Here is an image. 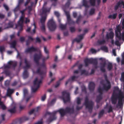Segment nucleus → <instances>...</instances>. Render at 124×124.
I'll return each mask as SVG.
<instances>
[{
  "label": "nucleus",
  "mask_w": 124,
  "mask_h": 124,
  "mask_svg": "<svg viewBox=\"0 0 124 124\" xmlns=\"http://www.w3.org/2000/svg\"><path fill=\"white\" fill-rule=\"evenodd\" d=\"M84 35V34H83L78 35V39L76 38L73 39L72 42V44H73L75 41L78 43L83 38Z\"/></svg>",
  "instance_id": "15"
},
{
  "label": "nucleus",
  "mask_w": 124,
  "mask_h": 124,
  "mask_svg": "<svg viewBox=\"0 0 124 124\" xmlns=\"http://www.w3.org/2000/svg\"><path fill=\"white\" fill-rule=\"evenodd\" d=\"M106 64L105 62L103 63L101 65L100 67V70L101 71L103 72H105L106 70L104 68L105 67Z\"/></svg>",
  "instance_id": "29"
},
{
  "label": "nucleus",
  "mask_w": 124,
  "mask_h": 124,
  "mask_svg": "<svg viewBox=\"0 0 124 124\" xmlns=\"http://www.w3.org/2000/svg\"><path fill=\"white\" fill-rule=\"evenodd\" d=\"M120 80L122 82H124V72H123L121 74Z\"/></svg>",
  "instance_id": "51"
},
{
  "label": "nucleus",
  "mask_w": 124,
  "mask_h": 124,
  "mask_svg": "<svg viewBox=\"0 0 124 124\" xmlns=\"http://www.w3.org/2000/svg\"><path fill=\"white\" fill-rule=\"evenodd\" d=\"M47 26L49 30L51 31H54L57 27L55 23L53 18L49 20L47 23Z\"/></svg>",
  "instance_id": "5"
},
{
  "label": "nucleus",
  "mask_w": 124,
  "mask_h": 124,
  "mask_svg": "<svg viewBox=\"0 0 124 124\" xmlns=\"http://www.w3.org/2000/svg\"><path fill=\"white\" fill-rule=\"evenodd\" d=\"M0 106H1V108L3 110L6 109V107L5 105L3 104V102L2 103L1 105H0Z\"/></svg>",
  "instance_id": "55"
},
{
  "label": "nucleus",
  "mask_w": 124,
  "mask_h": 124,
  "mask_svg": "<svg viewBox=\"0 0 124 124\" xmlns=\"http://www.w3.org/2000/svg\"><path fill=\"white\" fill-rule=\"evenodd\" d=\"M8 64L7 65H4V67L5 69H10L11 68L10 65L8 63Z\"/></svg>",
  "instance_id": "52"
},
{
  "label": "nucleus",
  "mask_w": 124,
  "mask_h": 124,
  "mask_svg": "<svg viewBox=\"0 0 124 124\" xmlns=\"http://www.w3.org/2000/svg\"><path fill=\"white\" fill-rule=\"evenodd\" d=\"M55 100L54 99H53L50 103H48V105H53L55 102Z\"/></svg>",
  "instance_id": "53"
},
{
  "label": "nucleus",
  "mask_w": 124,
  "mask_h": 124,
  "mask_svg": "<svg viewBox=\"0 0 124 124\" xmlns=\"http://www.w3.org/2000/svg\"><path fill=\"white\" fill-rule=\"evenodd\" d=\"M96 0H90V3L92 6H94L95 4Z\"/></svg>",
  "instance_id": "43"
},
{
  "label": "nucleus",
  "mask_w": 124,
  "mask_h": 124,
  "mask_svg": "<svg viewBox=\"0 0 124 124\" xmlns=\"http://www.w3.org/2000/svg\"><path fill=\"white\" fill-rule=\"evenodd\" d=\"M20 27V29L18 31H20V32L22 31L23 30V24H17L16 25V28H17L18 27Z\"/></svg>",
  "instance_id": "35"
},
{
  "label": "nucleus",
  "mask_w": 124,
  "mask_h": 124,
  "mask_svg": "<svg viewBox=\"0 0 124 124\" xmlns=\"http://www.w3.org/2000/svg\"><path fill=\"white\" fill-rule=\"evenodd\" d=\"M70 4V1L69 0L68 1L65 5V7L66 8H68Z\"/></svg>",
  "instance_id": "50"
},
{
  "label": "nucleus",
  "mask_w": 124,
  "mask_h": 124,
  "mask_svg": "<svg viewBox=\"0 0 124 124\" xmlns=\"http://www.w3.org/2000/svg\"><path fill=\"white\" fill-rule=\"evenodd\" d=\"M3 73L6 75L9 76L10 75L9 71L8 70H5L4 71Z\"/></svg>",
  "instance_id": "54"
},
{
  "label": "nucleus",
  "mask_w": 124,
  "mask_h": 124,
  "mask_svg": "<svg viewBox=\"0 0 124 124\" xmlns=\"http://www.w3.org/2000/svg\"><path fill=\"white\" fill-rule=\"evenodd\" d=\"M57 112H59L61 116L62 117L67 113L73 114L74 113V109L73 107L70 108L67 107L65 109L61 108L58 110Z\"/></svg>",
  "instance_id": "2"
},
{
  "label": "nucleus",
  "mask_w": 124,
  "mask_h": 124,
  "mask_svg": "<svg viewBox=\"0 0 124 124\" xmlns=\"http://www.w3.org/2000/svg\"><path fill=\"white\" fill-rule=\"evenodd\" d=\"M81 100L79 97L77 98V103L78 105H79L81 104Z\"/></svg>",
  "instance_id": "60"
},
{
  "label": "nucleus",
  "mask_w": 124,
  "mask_h": 124,
  "mask_svg": "<svg viewBox=\"0 0 124 124\" xmlns=\"http://www.w3.org/2000/svg\"><path fill=\"white\" fill-rule=\"evenodd\" d=\"M84 62L85 67L88 66L89 64H93L94 65V67L95 69H97L98 68L97 65L98 61L96 59L86 58L85 59Z\"/></svg>",
  "instance_id": "4"
},
{
  "label": "nucleus",
  "mask_w": 124,
  "mask_h": 124,
  "mask_svg": "<svg viewBox=\"0 0 124 124\" xmlns=\"http://www.w3.org/2000/svg\"><path fill=\"white\" fill-rule=\"evenodd\" d=\"M11 106V108L9 109L8 110V111L11 114L14 113H16V106L14 105L12 107Z\"/></svg>",
  "instance_id": "19"
},
{
  "label": "nucleus",
  "mask_w": 124,
  "mask_h": 124,
  "mask_svg": "<svg viewBox=\"0 0 124 124\" xmlns=\"http://www.w3.org/2000/svg\"><path fill=\"white\" fill-rule=\"evenodd\" d=\"M88 73L85 70H82L81 71V75L84 74L85 75H88Z\"/></svg>",
  "instance_id": "49"
},
{
  "label": "nucleus",
  "mask_w": 124,
  "mask_h": 124,
  "mask_svg": "<svg viewBox=\"0 0 124 124\" xmlns=\"http://www.w3.org/2000/svg\"><path fill=\"white\" fill-rule=\"evenodd\" d=\"M118 99L117 104L116 107L118 108L119 106L120 108L123 105L124 102V93L120 91L119 93H117L114 92L112 93L111 98L112 103L113 104H115Z\"/></svg>",
  "instance_id": "1"
},
{
  "label": "nucleus",
  "mask_w": 124,
  "mask_h": 124,
  "mask_svg": "<svg viewBox=\"0 0 124 124\" xmlns=\"http://www.w3.org/2000/svg\"><path fill=\"white\" fill-rule=\"evenodd\" d=\"M117 16L116 13L113 14L112 15H109L108 16V18L109 19H115Z\"/></svg>",
  "instance_id": "32"
},
{
  "label": "nucleus",
  "mask_w": 124,
  "mask_h": 124,
  "mask_svg": "<svg viewBox=\"0 0 124 124\" xmlns=\"http://www.w3.org/2000/svg\"><path fill=\"white\" fill-rule=\"evenodd\" d=\"M36 42L38 43H40L41 41L40 39L38 37H37L36 38Z\"/></svg>",
  "instance_id": "58"
},
{
  "label": "nucleus",
  "mask_w": 124,
  "mask_h": 124,
  "mask_svg": "<svg viewBox=\"0 0 124 124\" xmlns=\"http://www.w3.org/2000/svg\"><path fill=\"white\" fill-rule=\"evenodd\" d=\"M102 87L101 88L99 87L98 88H100L101 91L103 92V91H108L111 88V85L110 83H106L102 84Z\"/></svg>",
  "instance_id": "10"
},
{
  "label": "nucleus",
  "mask_w": 124,
  "mask_h": 124,
  "mask_svg": "<svg viewBox=\"0 0 124 124\" xmlns=\"http://www.w3.org/2000/svg\"><path fill=\"white\" fill-rule=\"evenodd\" d=\"M105 42V41L104 39L102 40H99L97 41V43L100 45L104 44Z\"/></svg>",
  "instance_id": "45"
},
{
  "label": "nucleus",
  "mask_w": 124,
  "mask_h": 124,
  "mask_svg": "<svg viewBox=\"0 0 124 124\" xmlns=\"http://www.w3.org/2000/svg\"><path fill=\"white\" fill-rule=\"evenodd\" d=\"M95 9L94 8H91L89 14L92 15L94 14L95 13Z\"/></svg>",
  "instance_id": "44"
},
{
  "label": "nucleus",
  "mask_w": 124,
  "mask_h": 124,
  "mask_svg": "<svg viewBox=\"0 0 124 124\" xmlns=\"http://www.w3.org/2000/svg\"><path fill=\"white\" fill-rule=\"evenodd\" d=\"M64 78V77H63L62 78L60 79L59 81L56 82V84L55 86V88H57L59 86L61 83V81L63 80Z\"/></svg>",
  "instance_id": "31"
},
{
  "label": "nucleus",
  "mask_w": 124,
  "mask_h": 124,
  "mask_svg": "<svg viewBox=\"0 0 124 124\" xmlns=\"http://www.w3.org/2000/svg\"><path fill=\"white\" fill-rule=\"evenodd\" d=\"M121 27L118 25L116 27V29L115 31L116 37L119 40H120L122 38H124V31L123 32L122 35L121 33Z\"/></svg>",
  "instance_id": "6"
},
{
  "label": "nucleus",
  "mask_w": 124,
  "mask_h": 124,
  "mask_svg": "<svg viewBox=\"0 0 124 124\" xmlns=\"http://www.w3.org/2000/svg\"><path fill=\"white\" fill-rule=\"evenodd\" d=\"M24 62L25 64V66L24 67V68L25 69H26V68H29L30 67V64L27 61L26 58L24 59Z\"/></svg>",
  "instance_id": "26"
},
{
  "label": "nucleus",
  "mask_w": 124,
  "mask_h": 124,
  "mask_svg": "<svg viewBox=\"0 0 124 124\" xmlns=\"http://www.w3.org/2000/svg\"><path fill=\"white\" fill-rule=\"evenodd\" d=\"M57 111H54L52 113L47 112L46 113V115H49L50 116L46 120V122L49 123H50L53 121L55 120L57 117L55 116V114Z\"/></svg>",
  "instance_id": "8"
},
{
  "label": "nucleus",
  "mask_w": 124,
  "mask_h": 124,
  "mask_svg": "<svg viewBox=\"0 0 124 124\" xmlns=\"http://www.w3.org/2000/svg\"><path fill=\"white\" fill-rule=\"evenodd\" d=\"M84 104L86 108L88 109L89 112L91 113L93 108V103L92 101L89 100L88 97L87 96L85 98Z\"/></svg>",
  "instance_id": "3"
},
{
  "label": "nucleus",
  "mask_w": 124,
  "mask_h": 124,
  "mask_svg": "<svg viewBox=\"0 0 124 124\" xmlns=\"http://www.w3.org/2000/svg\"><path fill=\"white\" fill-rule=\"evenodd\" d=\"M67 26V24H62L60 23L59 25V27L61 30H64L66 29Z\"/></svg>",
  "instance_id": "28"
},
{
  "label": "nucleus",
  "mask_w": 124,
  "mask_h": 124,
  "mask_svg": "<svg viewBox=\"0 0 124 124\" xmlns=\"http://www.w3.org/2000/svg\"><path fill=\"white\" fill-rule=\"evenodd\" d=\"M38 49L37 48H35L33 46H31L30 47L26 49L25 50V53H31L32 52L37 51Z\"/></svg>",
  "instance_id": "16"
},
{
  "label": "nucleus",
  "mask_w": 124,
  "mask_h": 124,
  "mask_svg": "<svg viewBox=\"0 0 124 124\" xmlns=\"http://www.w3.org/2000/svg\"><path fill=\"white\" fill-rule=\"evenodd\" d=\"M113 111L112 108L111 106L110 105L109 107L108 110V113H109Z\"/></svg>",
  "instance_id": "56"
},
{
  "label": "nucleus",
  "mask_w": 124,
  "mask_h": 124,
  "mask_svg": "<svg viewBox=\"0 0 124 124\" xmlns=\"http://www.w3.org/2000/svg\"><path fill=\"white\" fill-rule=\"evenodd\" d=\"M82 17L80 15L78 17L76 23L78 24H79L80 22Z\"/></svg>",
  "instance_id": "37"
},
{
  "label": "nucleus",
  "mask_w": 124,
  "mask_h": 124,
  "mask_svg": "<svg viewBox=\"0 0 124 124\" xmlns=\"http://www.w3.org/2000/svg\"><path fill=\"white\" fill-rule=\"evenodd\" d=\"M114 36V33L112 32H110L109 33H107L106 35V38L107 39H113Z\"/></svg>",
  "instance_id": "20"
},
{
  "label": "nucleus",
  "mask_w": 124,
  "mask_h": 124,
  "mask_svg": "<svg viewBox=\"0 0 124 124\" xmlns=\"http://www.w3.org/2000/svg\"><path fill=\"white\" fill-rule=\"evenodd\" d=\"M8 63L10 65L11 67L12 66L14 70L15 69V68L17 65V63L16 62H13L12 61H9L8 62Z\"/></svg>",
  "instance_id": "22"
},
{
  "label": "nucleus",
  "mask_w": 124,
  "mask_h": 124,
  "mask_svg": "<svg viewBox=\"0 0 124 124\" xmlns=\"http://www.w3.org/2000/svg\"><path fill=\"white\" fill-rule=\"evenodd\" d=\"M95 84L94 82H91L89 83L88 88L91 92L93 91L95 88Z\"/></svg>",
  "instance_id": "18"
},
{
  "label": "nucleus",
  "mask_w": 124,
  "mask_h": 124,
  "mask_svg": "<svg viewBox=\"0 0 124 124\" xmlns=\"http://www.w3.org/2000/svg\"><path fill=\"white\" fill-rule=\"evenodd\" d=\"M16 43V40L13 41L10 44V47L12 48H15Z\"/></svg>",
  "instance_id": "34"
},
{
  "label": "nucleus",
  "mask_w": 124,
  "mask_h": 124,
  "mask_svg": "<svg viewBox=\"0 0 124 124\" xmlns=\"http://www.w3.org/2000/svg\"><path fill=\"white\" fill-rule=\"evenodd\" d=\"M42 82V79L39 81L38 80V78H36L34 81V86L31 88L32 92L35 93L39 87L40 84Z\"/></svg>",
  "instance_id": "7"
},
{
  "label": "nucleus",
  "mask_w": 124,
  "mask_h": 124,
  "mask_svg": "<svg viewBox=\"0 0 124 124\" xmlns=\"http://www.w3.org/2000/svg\"><path fill=\"white\" fill-rule=\"evenodd\" d=\"M70 30L71 33H73L75 32L76 29L74 27H70L69 28Z\"/></svg>",
  "instance_id": "48"
},
{
  "label": "nucleus",
  "mask_w": 124,
  "mask_h": 124,
  "mask_svg": "<svg viewBox=\"0 0 124 124\" xmlns=\"http://www.w3.org/2000/svg\"><path fill=\"white\" fill-rule=\"evenodd\" d=\"M63 10L67 17V23L69 25L74 24L75 22L71 19L69 12L66 11L65 9Z\"/></svg>",
  "instance_id": "12"
},
{
  "label": "nucleus",
  "mask_w": 124,
  "mask_h": 124,
  "mask_svg": "<svg viewBox=\"0 0 124 124\" xmlns=\"http://www.w3.org/2000/svg\"><path fill=\"white\" fill-rule=\"evenodd\" d=\"M46 98V94H45L44 95L42 96L41 100L42 101H44Z\"/></svg>",
  "instance_id": "59"
},
{
  "label": "nucleus",
  "mask_w": 124,
  "mask_h": 124,
  "mask_svg": "<svg viewBox=\"0 0 124 124\" xmlns=\"http://www.w3.org/2000/svg\"><path fill=\"white\" fill-rule=\"evenodd\" d=\"M39 54H35L34 56V61L36 63L37 66H39V61L42 56V54L40 50L39 51Z\"/></svg>",
  "instance_id": "11"
},
{
  "label": "nucleus",
  "mask_w": 124,
  "mask_h": 124,
  "mask_svg": "<svg viewBox=\"0 0 124 124\" xmlns=\"http://www.w3.org/2000/svg\"><path fill=\"white\" fill-rule=\"evenodd\" d=\"M29 119V118L27 117L24 116L19 118L18 121L20 123H21L25 121L28 120Z\"/></svg>",
  "instance_id": "21"
},
{
  "label": "nucleus",
  "mask_w": 124,
  "mask_h": 124,
  "mask_svg": "<svg viewBox=\"0 0 124 124\" xmlns=\"http://www.w3.org/2000/svg\"><path fill=\"white\" fill-rule=\"evenodd\" d=\"M3 6L7 11H8L9 9L8 6L6 4H4L3 5Z\"/></svg>",
  "instance_id": "57"
},
{
  "label": "nucleus",
  "mask_w": 124,
  "mask_h": 124,
  "mask_svg": "<svg viewBox=\"0 0 124 124\" xmlns=\"http://www.w3.org/2000/svg\"><path fill=\"white\" fill-rule=\"evenodd\" d=\"M9 81L8 80L6 81L5 83V86H8L9 85Z\"/></svg>",
  "instance_id": "61"
},
{
  "label": "nucleus",
  "mask_w": 124,
  "mask_h": 124,
  "mask_svg": "<svg viewBox=\"0 0 124 124\" xmlns=\"http://www.w3.org/2000/svg\"><path fill=\"white\" fill-rule=\"evenodd\" d=\"M24 1V0H19L18 5V6H20V5L23 3Z\"/></svg>",
  "instance_id": "63"
},
{
  "label": "nucleus",
  "mask_w": 124,
  "mask_h": 124,
  "mask_svg": "<svg viewBox=\"0 0 124 124\" xmlns=\"http://www.w3.org/2000/svg\"><path fill=\"white\" fill-rule=\"evenodd\" d=\"M44 50L45 53L46 54H48V51L46 47L44 46Z\"/></svg>",
  "instance_id": "64"
},
{
  "label": "nucleus",
  "mask_w": 124,
  "mask_h": 124,
  "mask_svg": "<svg viewBox=\"0 0 124 124\" xmlns=\"http://www.w3.org/2000/svg\"><path fill=\"white\" fill-rule=\"evenodd\" d=\"M40 28L41 31L43 32H45L46 29L44 24H41V25L40 26Z\"/></svg>",
  "instance_id": "42"
},
{
  "label": "nucleus",
  "mask_w": 124,
  "mask_h": 124,
  "mask_svg": "<svg viewBox=\"0 0 124 124\" xmlns=\"http://www.w3.org/2000/svg\"><path fill=\"white\" fill-rule=\"evenodd\" d=\"M88 2L86 0H83V5L86 8H88L89 6L87 4Z\"/></svg>",
  "instance_id": "33"
},
{
  "label": "nucleus",
  "mask_w": 124,
  "mask_h": 124,
  "mask_svg": "<svg viewBox=\"0 0 124 124\" xmlns=\"http://www.w3.org/2000/svg\"><path fill=\"white\" fill-rule=\"evenodd\" d=\"M5 51V48L4 46H0V52L2 54L3 52Z\"/></svg>",
  "instance_id": "47"
},
{
  "label": "nucleus",
  "mask_w": 124,
  "mask_h": 124,
  "mask_svg": "<svg viewBox=\"0 0 124 124\" xmlns=\"http://www.w3.org/2000/svg\"><path fill=\"white\" fill-rule=\"evenodd\" d=\"M41 69L40 67L36 71L33 72L35 74H38L41 75V79L43 78L42 75H45V73L43 71H41L40 70Z\"/></svg>",
  "instance_id": "17"
},
{
  "label": "nucleus",
  "mask_w": 124,
  "mask_h": 124,
  "mask_svg": "<svg viewBox=\"0 0 124 124\" xmlns=\"http://www.w3.org/2000/svg\"><path fill=\"white\" fill-rule=\"evenodd\" d=\"M101 49L106 52H108V49L107 47L105 46H103L101 47Z\"/></svg>",
  "instance_id": "40"
},
{
  "label": "nucleus",
  "mask_w": 124,
  "mask_h": 124,
  "mask_svg": "<svg viewBox=\"0 0 124 124\" xmlns=\"http://www.w3.org/2000/svg\"><path fill=\"white\" fill-rule=\"evenodd\" d=\"M122 5L123 6V8H124V2L122 0H120L114 6V10L116 11L119 8H121Z\"/></svg>",
  "instance_id": "13"
},
{
  "label": "nucleus",
  "mask_w": 124,
  "mask_h": 124,
  "mask_svg": "<svg viewBox=\"0 0 124 124\" xmlns=\"http://www.w3.org/2000/svg\"><path fill=\"white\" fill-rule=\"evenodd\" d=\"M113 67L111 63L109 62L108 63L107 66V68L108 70L110 71L111 70Z\"/></svg>",
  "instance_id": "36"
},
{
  "label": "nucleus",
  "mask_w": 124,
  "mask_h": 124,
  "mask_svg": "<svg viewBox=\"0 0 124 124\" xmlns=\"http://www.w3.org/2000/svg\"><path fill=\"white\" fill-rule=\"evenodd\" d=\"M28 73L27 70L25 69L23 74V76L24 79L27 78L28 77Z\"/></svg>",
  "instance_id": "24"
},
{
  "label": "nucleus",
  "mask_w": 124,
  "mask_h": 124,
  "mask_svg": "<svg viewBox=\"0 0 124 124\" xmlns=\"http://www.w3.org/2000/svg\"><path fill=\"white\" fill-rule=\"evenodd\" d=\"M23 16H21L19 21H18L17 24H23Z\"/></svg>",
  "instance_id": "38"
},
{
  "label": "nucleus",
  "mask_w": 124,
  "mask_h": 124,
  "mask_svg": "<svg viewBox=\"0 0 124 124\" xmlns=\"http://www.w3.org/2000/svg\"><path fill=\"white\" fill-rule=\"evenodd\" d=\"M62 98L64 103L70 101V94L66 91H64L62 92Z\"/></svg>",
  "instance_id": "9"
},
{
  "label": "nucleus",
  "mask_w": 124,
  "mask_h": 124,
  "mask_svg": "<svg viewBox=\"0 0 124 124\" xmlns=\"http://www.w3.org/2000/svg\"><path fill=\"white\" fill-rule=\"evenodd\" d=\"M104 113V109H102L99 113L98 118H100L101 117Z\"/></svg>",
  "instance_id": "41"
},
{
  "label": "nucleus",
  "mask_w": 124,
  "mask_h": 124,
  "mask_svg": "<svg viewBox=\"0 0 124 124\" xmlns=\"http://www.w3.org/2000/svg\"><path fill=\"white\" fill-rule=\"evenodd\" d=\"M98 91L100 94L97 96L96 100V101L97 103H99L100 101L102 99V95L103 94V92L101 91L100 88H98Z\"/></svg>",
  "instance_id": "14"
},
{
  "label": "nucleus",
  "mask_w": 124,
  "mask_h": 124,
  "mask_svg": "<svg viewBox=\"0 0 124 124\" xmlns=\"http://www.w3.org/2000/svg\"><path fill=\"white\" fill-rule=\"evenodd\" d=\"M78 78V77L75 76H73L71 77L70 78H69L68 80H67L66 82L65 85H66L68 82H70L71 80L73 81L74 80L75 78Z\"/></svg>",
  "instance_id": "27"
},
{
  "label": "nucleus",
  "mask_w": 124,
  "mask_h": 124,
  "mask_svg": "<svg viewBox=\"0 0 124 124\" xmlns=\"http://www.w3.org/2000/svg\"><path fill=\"white\" fill-rule=\"evenodd\" d=\"M122 59L121 61V65L124 64V52L121 54Z\"/></svg>",
  "instance_id": "46"
},
{
  "label": "nucleus",
  "mask_w": 124,
  "mask_h": 124,
  "mask_svg": "<svg viewBox=\"0 0 124 124\" xmlns=\"http://www.w3.org/2000/svg\"><path fill=\"white\" fill-rule=\"evenodd\" d=\"M13 27V23L12 22H9L8 24V26L5 27L4 29H6L10 28H12Z\"/></svg>",
  "instance_id": "39"
},
{
  "label": "nucleus",
  "mask_w": 124,
  "mask_h": 124,
  "mask_svg": "<svg viewBox=\"0 0 124 124\" xmlns=\"http://www.w3.org/2000/svg\"><path fill=\"white\" fill-rule=\"evenodd\" d=\"M46 18V15H44L42 16L40 19V22L41 24H44Z\"/></svg>",
  "instance_id": "25"
},
{
  "label": "nucleus",
  "mask_w": 124,
  "mask_h": 124,
  "mask_svg": "<svg viewBox=\"0 0 124 124\" xmlns=\"http://www.w3.org/2000/svg\"><path fill=\"white\" fill-rule=\"evenodd\" d=\"M27 8L28 10V13L29 14L32 10V7L31 6H29Z\"/></svg>",
  "instance_id": "62"
},
{
  "label": "nucleus",
  "mask_w": 124,
  "mask_h": 124,
  "mask_svg": "<svg viewBox=\"0 0 124 124\" xmlns=\"http://www.w3.org/2000/svg\"><path fill=\"white\" fill-rule=\"evenodd\" d=\"M14 92L13 89H9L7 90L6 95L10 97L11 94L13 93Z\"/></svg>",
  "instance_id": "23"
},
{
  "label": "nucleus",
  "mask_w": 124,
  "mask_h": 124,
  "mask_svg": "<svg viewBox=\"0 0 124 124\" xmlns=\"http://www.w3.org/2000/svg\"><path fill=\"white\" fill-rule=\"evenodd\" d=\"M50 8H44L42 9V13L44 14V15H46V13L49 12L50 10Z\"/></svg>",
  "instance_id": "30"
}]
</instances>
